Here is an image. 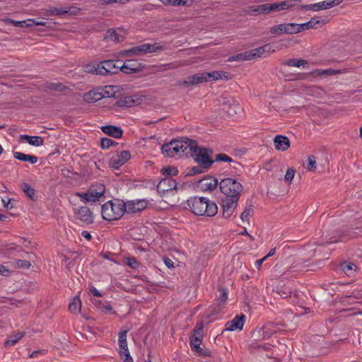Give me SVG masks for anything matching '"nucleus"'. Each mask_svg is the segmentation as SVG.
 Returning <instances> with one entry per match:
<instances>
[{"label":"nucleus","mask_w":362,"mask_h":362,"mask_svg":"<svg viewBox=\"0 0 362 362\" xmlns=\"http://www.w3.org/2000/svg\"><path fill=\"white\" fill-rule=\"evenodd\" d=\"M192 213L196 216H214L218 212V206L213 201L204 197H189L187 201Z\"/></svg>","instance_id":"obj_1"},{"label":"nucleus","mask_w":362,"mask_h":362,"mask_svg":"<svg viewBox=\"0 0 362 362\" xmlns=\"http://www.w3.org/2000/svg\"><path fill=\"white\" fill-rule=\"evenodd\" d=\"M191 141L192 139L187 138L174 139L162 146V154L165 157L169 158H180L182 156L188 157Z\"/></svg>","instance_id":"obj_2"},{"label":"nucleus","mask_w":362,"mask_h":362,"mask_svg":"<svg viewBox=\"0 0 362 362\" xmlns=\"http://www.w3.org/2000/svg\"><path fill=\"white\" fill-rule=\"evenodd\" d=\"M125 212H127L126 203L119 199L109 200L101 206L102 217L107 221L120 219Z\"/></svg>","instance_id":"obj_3"},{"label":"nucleus","mask_w":362,"mask_h":362,"mask_svg":"<svg viewBox=\"0 0 362 362\" xmlns=\"http://www.w3.org/2000/svg\"><path fill=\"white\" fill-rule=\"evenodd\" d=\"M212 153L211 150L204 147H199L197 142L192 139L188 157H192L195 162L204 170L209 169L214 163V160L211 158Z\"/></svg>","instance_id":"obj_4"},{"label":"nucleus","mask_w":362,"mask_h":362,"mask_svg":"<svg viewBox=\"0 0 362 362\" xmlns=\"http://www.w3.org/2000/svg\"><path fill=\"white\" fill-rule=\"evenodd\" d=\"M105 186L102 183L93 184L86 192H76L75 195L85 204H93L104 202Z\"/></svg>","instance_id":"obj_5"},{"label":"nucleus","mask_w":362,"mask_h":362,"mask_svg":"<svg viewBox=\"0 0 362 362\" xmlns=\"http://www.w3.org/2000/svg\"><path fill=\"white\" fill-rule=\"evenodd\" d=\"M274 51V50L272 48V45L267 44L264 46L230 56L228 59V62H242L251 60L257 57H265L267 56L266 54L273 52Z\"/></svg>","instance_id":"obj_6"},{"label":"nucleus","mask_w":362,"mask_h":362,"mask_svg":"<svg viewBox=\"0 0 362 362\" xmlns=\"http://www.w3.org/2000/svg\"><path fill=\"white\" fill-rule=\"evenodd\" d=\"M219 187L221 193L226 196V198L238 201L240 193L243 189V186L239 182L227 177L221 181Z\"/></svg>","instance_id":"obj_7"},{"label":"nucleus","mask_w":362,"mask_h":362,"mask_svg":"<svg viewBox=\"0 0 362 362\" xmlns=\"http://www.w3.org/2000/svg\"><path fill=\"white\" fill-rule=\"evenodd\" d=\"M74 217L81 226H88L94 222L93 211L86 206L73 208Z\"/></svg>","instance_id":"obj_8"},{"label":"nucleus","mask_w":362,"mask_h":362,"mask_svg":"<svg viewBox=\"0 0 362 362\" xmlns=\"http://www.w3.org/2000/svg\"><path fill=\"white\" fill-rule=\"evenodd\" d=\"M163 49V47L158 43L149 44L145 43L139 46H135L124 51L125 56H140L147 53L156 52Z\"/></svg>","instance_id":"obj_9"},{"label":"nucleus","mask_w":362,"mask_h":362,"mask_svg":"<svg viewBox=\"0 0 362 362\" xmlns=\"http://www.w3.org/2000/svg\"><path fill=\"white\" fill-rule=\"evenodd\" d=\"M176 189L177 183L175 180L170 177L163 178L157 185V191L163 197H165V195L168 194H174Z\"/></svg>","instance_id":"obj_10"},{"label":"nucleus","mask_w":362,"mask_h":362,"mask_svg":"<svg viewBox=\"0 0 362 362\" xmlns=\"http://www.w3.org/2000/svg\"><path fill=\"white\" fill-rule=\"evenodd\" d=\"M343 0H326L315 4L303 5L301 8L304 11H318L323 9L332 8L340 4Z\"/></svg>","instance_id":"obj_11"},{"label":"nucleus","mask_w":362,"mask_h":362,"mask_svg":"<svg viewBox=\"0 0 362 362\" xmlns=\"http://www.w3.org/2000/svg\"><path fill=\"white\" fill-rule=\"evenodd\" d=\"M81 9L76 6L70 7H54L49 6L46 10L47 14L51 16H76L80 13Z\"/></svg>","instance_id":"obj_12"},{"label":"nucleus","mask_w":362,"mask_h":362,"mask_svg":"<svg viewBox=\"0 0 362 362\" xmlns=\"http://www.w3.org/2000/svg\"><path fill=\"white\" fill-rule=\"evenodd\" d=\"M296 27L297 25L294 23H281L271 27L269 32L271 34L277 35H281L283 34H296L298 33Z\"/></svg>","instance_id":"obj_13"},{"label":"nucleus","mask_w":362,"mask_h":362,"mask_svg":"<svg viewBox=\"0 0 362 362\" xmlns=\"http://www.w3.org/2000/svg\"><path fill=\"white\" fill-rule=\"evenodd\" d=\"M300 0H286L281 2L269 4V13L287 10L298 5Z\"/></svg>","instance_id":"obj_14"},{"label":"nucleus","mask_w":362,"mask_h":362,"mask_svg":"<svg viewBox=\"0 0 362 362\" xmlns=\"http://www.w3.org/2000/svg\"><path fill=\"white\" fill-rule=\"evenodd\" d=\"M130 153L128 151H122L119 153H117L111 157L110 159V165L115 168L118 169L119 167L123 165L129 158Z\"/></svg>","instance_id":"obj_15"},{"label":"nucleus","mask_w":362,"mask_h":362,"mask_svg":"<svg viewBox=\"0 0 362 362\" xmlns=\"http://www.w3.org/2000/svg\"><path fill=\"white\" fill-rule=\"evenodd\" d=\"M220 294L216 300V303L214 304L211 312L213 314L219 313L224 308L228 300V293L226 288H219Z\"/></svg>","instance_id":"obj_16"},{"label":"nucleus","mask_w":362,"mask_h":362,"mask_svg":"<svg viewBox=\"0 0 362 362\" xmlns=\"http://www.w3.org/2000/svg\"><path fill=\"white\" fill-rule=\"evenodd\" d=\"M245 320V316L244 315L235 316L232 320L226 324L225 330L229 332L242 330Z\"/></svg>","instance_id":"obj_17"},{"label":"nucleus","mask_w":362,"mask_h":362,"mask_svg":"<svg viewBox=\"0 0 362 362\" xmlns=\"http://www.w3.org/2000/svg\"><path fill=\"white\" fill-rule=\"evenodd\" d=\"M238 200H233L228 198H225L222 200V214L224 218H229L232 216L234 210L237 207Z\"/></svg>","instance_id":"obj_18"},{"label":"nucleus","mask_w":362,"mask_h":362,"mask_svg":"<svg viewBox=\"0 0 362 362\" xmlns=\"http://www.w3.org/2000/svg\"><path fill=\"white\" fill-rule=\"evenodd\" d=\"M141 65L136 60H126L122 62L120 71L124 74L136 73L141 70Z\"/></svg>","instance_id":"obj_19"},{"label":"nucleus","mask_w":362,"mask_h":362,"mask_svg":"<svg viewBox=\"0 0 362 362\" xmlns=\"http://www.w3.org/2000/svg\"><path fill=\"white\" fill-rule=\"evenodd\" d=\"M204 78H206V82L209 81H217L223 79L228 81L232 78L231 74L226 71H214L212 72H204Z\"/></svg>","instance_id":"obj_20"},{"label":"nucleus","mask_w":362,"mask_h":362,"mask_svg":"<svg viewBox=\"0 0 362 362\" xmlns=\"http://www.w3.org/2000/svg\"><path fill=\"white\" fill-rule=\"evenodd\" d=\"M127 331H122L119 333L118 343L120 348L119 354L122 358L132 357L127 347Z\"/></svg>","instance_id":"obj_21"},{"label":"nucleus","mask_w":362,"mask_h":362,"mask_svg":"<svg viewBox=\"0 0 362 362\" xmlns=\"http://www.w3.org/2000/svg\"><path fill=\"white\" fill-rule=\"evenodd\" d=\"M127 212L135 213L146 208L147 202L145 200H132L126 203Z\"/></svg>","instance_id":"obj_22"},{"label":"nucleus","mask_w":362,"mask_h":362,"mask_svg":"<svg viewBox=\"0 0 362 362\" xmlns=\"http://www.w3.org/2000/svg\"><path fill=\"white\" fill-rule=\"evenodd\" d=\"M275 148L278 151H285L290 147V141L288 137L277 135L274 139Z\"/></svg>","instance_id":"obj_23"},{"label":"nucleus","mask_w":362,"mask_h":362,"mask_svg":"<svg viewBox=\"0 0 362 362\" xmlns=\"http://www.w3.org/2000/svg\"><path fill=\"white\" fill-rule=\"evenodd\" d=\"M204 82H206V78H204V74L198 73L186 78L183 81L182 84L187 87H189Z\"/></svg>","instance_id":"obj_24"},{"label":"nucleus","mask_w":362,"mask_h":362,"mask_svg":"<svg viewBox=\"0 0 362 362\" xmlns=\"http://www.w3.org/2000/svg\"><path fill=\"white\" fill-rule=\"evenodd\" d=\"M217 185V179L212 177L204 178L199 182V185L204 191L211 192L216 187Z\"/></svg>","instance_id":"obj_25"},{"label":"nucleus","mask_w":362,"mask_h":362,"mask_svg":"<svg viewBox=\"0 0 362 362\" xmlns=\"http://www.w3.org/2000/svg\"><path fill=\"white\" fill-rule=\"evenodd\" d=\"M103 98H104V95L98 90H90L83 95V100L88 103H93L97 101H99Z\"/></svg>","instance_id":"obj_26"},{"label":"nucleus","mask_w":362,"mask_h":362,"mask_svg":"<svg viewBox=\"0 0 362 362\" xmlns=\"http://www.w3.org/2000/svg\"><path fill=\"white\" fill-rule=\"evenodd\" d=\"M321 22L322 23V24L325 23H323V21H321L316 18H313L307 23H300V24L296 23L297 33H299L303 30H310L312 28H316V25L317 24L320 23Z\"/></svg>","instance_id":"obj_27"},{"label":"nucleus","mask_w":362,"mask_h":362,"mask_svg":"<svg viewBox=\"0 0 362 362\" xmlns=\"http://www.w3.org/2000/svg\"><path fill=\"white\" fill-rule=\"evenodd\" d=\"M103 132L109 136L116 139H119L122 136L123 132L119 127L107 125L102 127Z\"/></svg>","instance_id":"obj_28"},{"label":"nucleus","mask_w":362,"mask_h":362,"mask_svg":"<svg viewBox=\"0 0 362 362\" xmlns=\"http://www.w3.org/2000/svg\"><path fill=\"white\" fill-rule=\"evenodd\" d=\"M103 62L105 66V69H107V74H117L120 71L122 61L117 60L115 62L113 60H106Z\"/></svg>","instance_id":"obj_29"},{"label":"nucleus","mask_w":362,"mask_h":362,"mask_svg":"<svg viewBox=\"0 0 362 362\" xmlns=\"http://www.w3.org/2000/svg\"><path fill=\"white\" fill-rule=\"evenodd\" d=\"M86 71L95 74L96 75H107V69H105V66L104 65L103 62H101L99 64L87 66Z\"/></svg>","instance_id":"obj_30"},{"label":"nucleus","mask_w":362,"mask_h":362,"mask_svg":"<svg viewBox=\"0 0 362 362\" xmlns=\"http://www.w3.org/2000/svg\"><path fill=\"white\" fill-rule=\"evenodd\" d=\"M134 98L135 97L132 95H123L117 100L116 104L118 107H132L136 102V99H135Z\"/></svg>","instance_id":"obj_31"},{"label":"nucleus","mask_w":362,"mask_h":362,"mask_svg":"<svg viewBox=\"0 0 362 362\" xmlns=\"http://www.w3.org/2000/svg\"><path fill=\"white\" fill-rule=\"evenodd\" d=\"M247 13L250 15L253 14H264L269 13V4H261L255 6L248 7Z\"/></svg>","instance_id":"obj_32"},{"label":"nucleus","mask_w":362,"mask_h":362,"mask_svg":"<svg viewBox=\"0 0 362 362\" xmlns=\"http://www.w3.org/2000/svg\"><path fill=\"white\" fill-rule=\"evenodd\" d=\"M340 268L349 277L354 276L357 270L356 265L353 262H342Z\"/></svg>","instance_id":"obj_33"},{"label":"nucleus","mask_w":362,"mask_h":362,"mask_svg":"<svg viewBox=\"0 0 362 362\" xmlns=\"http://www.w3.org/2000/svg\"><path fill=\"white\" fill-rule=\"evenodd\" d=\"M13 156L16 159L21 160L28 162L31 164H35L37 162V157L33 155L25 154L21 152L16 151L13 153Z\"/></svg>","instance_id":"obj_34"},{"label":"nucleus","mask_w":362,"mask_h":362,"mask_svg":"<svg viewBox=\"0 0 362 362\" xmlns=\"http://www.w3.org/2000/svg\"><path fill=\"white\" fill-rule=\"evenodd\" d=\"M21 138L25 139L30 145L37 147L43 145L44 143L42 137L38 136L23 135Z\"/></svg>","instance_id":"obj_35"},{"label":"nucleus","mask_w":362,"mask_h":362,"mask_svg":"<svg viewBox=\"0 0 362 362\" xmlns=\"http://www.w3.org/2000/svg\"><path fill=\"white\" fill-rule=\"evenodd\" d=\"M81 309V301L78 296L74 298L69 306V311L73 314H78Z\"/></svg>","instance_id":"obj_36"},{"label":"nucleus","mask_w":362,"mask_h":362,"mask_svg":"<svg viewBox=\"0 0 362 362\" xmlns=\"http://www.w3.org/2000/svg\"><path fill=\"white\" fill-rule=\"evenodd\" d=\"M24 336V332H17L15 334L10 336L9 339L5 341L4 345L7 347L13 346Z\"/></svg>","instance_id":"obj_37"},{"label":"nucleus","mask_w":362,"mask_h":362,"mask_svg":"<svg viewBox=\"0 0 362 362\" xmlns=\"http://www.w3.org/2000/svg\"><path fill=\"white\" fill-rule=\"evenodd\" d=\"M307 61L305 59H290L283 62V64L287 65L288 66H296L300 67L302 66H305L307 64Z\"/></svg>","instance_id":"obj_38"},{"label":"nucleus","mask_w":362,"mask_h":362,"mask_svg":"<svg viewBox=\"0 0 362 362\" xmlns=\"http://www.w3.org/2000/svg\"><path fill=\"white\" fill-rule=\"evenodd\" d=\"M272 333L267 326L256 329L255 332V334H257L258 337H262L264 339L270 338Z\"/></svg>","instance_id":"obj_39"},{"label":"nucleus","mask_w":362,"mask_h":362,"mask_svg":"<svg viewBox=\"0 0 362 362\" xmlns=\"http://www.w3.org/2000/svg\"><path fill=\"white\" fill-rule=\"evenodd\" d=\"M202 341V339H199L197 337H190V346L192 349L194 350L199 354H203L202 349L200 347Z\"/></svg>","instance_id":"obj_40"},{"label":"nucleus","mask_w":362,"mask_h":362,"mask_svg":"<svg viewBox=\"0 0 362 362\" xmlns=\"http://www.w3.org/2000/svg\"><path fill=\"white\" fill-rule=\"evenodd\" d=\"M204 326L202 322L197 323L194 329H193V334L191 336V337H197L199 339H203L204 336Z\"/></svg>","instance_id":"obj_41"},{"label":"nucleus","mask_w":362,"mask_h":362,"mask_svg":"<svg viewBox=\"0 0 362 362\" xmlns=\"http://www.w3.org/2000/svg\"><path fill=\"white\" fill-rule=\"evenodd\" d=\"M314 72L316 73L319 76H321V75L332 76V75H336V74H341L343 71L341 70H336V69H324V70H322V69H317Z\"/></svg>","instance_id":"obj_42"},{"label":"nucleus","mask_w":362,"mask_h":362,"mask_svg":"<svg viewBox=\"0 0 362 362\" xmlns=\"http://www.w3.org/2000/svg\"><path fill=\"white\" fill-rule=\"evenodd\" d=\"M107 38H109L111 40L114 41V42H120L122 40H123V37L119 34L117 32H116L115 30H109L107 31V35L106 36Z\"/></svg>","instance_id":"obj_43"},{"label":"nucleus","mask_w":362,"mask_h":362,"mask_svg":"<svg viewBox=\"0 0 362 362\" xmlns=\"http://www.w3.org/2000/svg\"><path fill=\"white\" fill-rule=\"evenodd\" d=\"M253 209L252 206L247 207L240 215V218L243 222H248L249 218L253 215Z\"/></svg>","instance_id":"obj_44"},{"label":"nucleus","mask_w":362,"mask_h":362,"mask_svg":"<svg viewBox=\"0 0 362 362\" xmlns=\"http://www.w3.org/2000/svg\"><path fill=\"white\" fill-rule=\"evenodd\" d=\"M161 173L164 175L167 176H175L178 173V170L177 168L172 167V166H168L163 168L161 169Z\"/></svg>","instance_id":"obj_45"},{"label":"nucleus","mask_w":362,"mask_h":362,"mask_svg":"<svg viewBox=\"0 0 362 362\" xmlns=\"http://www.w3.org/2000/svg\"><path fill=\"white\" fill-rule=\"evenodd\" d=\"M22 190L27 194V196L31 199L33 198L35 195L34 189L28 183H23L21 185Z\"/></svg>","instance_id":"obj_46"},{"label":"nucleus","mask_w":362,"mask_h":362,"mask_svg":"<svg viewBox=\"0 0 362 362\" xmlns=\"http://www.w3.org/2000/svg\"><path fill=\"white\" fill-rule=\"evenodd\" d=\"M116 88H117L116 86H105V89L101 93H103V95H104V98L105 97L115 98V91L114 89Z\"/></svg>","instance_id":"obj_47"},{"label":"nucleus","mask_w":362,"mask_h":362,"mask_svg":"<svg viewBox=\"0 0 362 362\" xmlns=\"http://www.w3.org/2000/svg\"><path fill=\"white\" fill-rule=\"evenodd\" d=\"M126 263L130 268L133 269H136L139 267V262L136 260L135 257H127Z\"/></svg>","instance_id":"obj_48"},{"label":"nucleus","mask_w":362,"mask_h":362,"mask_svg":"<svg viewBox=\"0 0 362 362\" xmlns=\"http://www.w3.org/2000/svg\"><path fill=\"white\" fill-rule=\"evenodd\" d=\"M218 162H232L233 159L225 153H218L216 155L215 159L214 160Z\"/></svg>","instance_id":"obj_49"},{"label":"nucleus","mask_w":362,"mask_h":362,"mask_svg":"<svg viewBox=\"0 0 362 362\" xmlns=\"http://www.w3.org/2000/svg\"><path fill=\"white\" fill-rule=\"evenodd\" d=\"M308 169L310 171H315L316 169V160L314 156H310L308 158Z\"/></svg>","instance_id":"obj_50"},{"label":"nucleus","mask_w":362,"mask_h":362,"mask_svg":"<svg viewBox=\"0 0 362 362\" xmlns=\"http://www.w3.org/2000/svg\"><path fill=\"white\" fill-rule=\"evenodd\" d=\"M48 88L51 90L62 91L63 90H64L65 86L61 83H50L48 85Z\"/></svg>","instance_id":"obj_51"},{"label":"nucleus","mask_w":362,"mask_h":362,"mask_svg":"<svg viewBox=\"0 0 362 362\" xmlns=\"http://www.w3.org/2000/svg\"><path fill=\"white\" fill-rule=\"evenodd\" d=\"M16 266L18 268L28 269L30 267V263L28 260L17 259L16 261Z\"/></svg>","instance_id":"obj_52"},{"label":"nucleus","mask_w":362,"mask_h":362,"mask_svg":"<svg viewBox=\"0 0 362 362\" xmlns=\"http://www.w3.org/2000/svg\"><path fill=\"white\" fill-rule=\"evenodd\" d=\"M295 170L293 168H288L284 177L285 181L288 182V183H291L293 180Z\"/></svg>","instance_id":"obj_53"},{"label":"nucleus","mask_w":362,"mask_h":362,"mask_svg":"<svg viewBox=\"0 0 362 362\" xmlns=\"http://www.w3.org/2000/svg\"><path fill=\"white\" fill-rule=\"evenodd\" d=\"M100 143H101V147L105 149V148H108L109 147L112 146L113 144L115 143V141L108 138H103L101 139Z\"/></svg>","instance_id":"obj_54"},{"label":"nucleus","mask_w":362,"mask_h":362,"mask_svg":"<svg viewBox=\"0 0 362 362\" xmlns=\"http://www.w3.org/2000/svg\"><path fill=\"white\" fill-rule=\"evenodd\" d=\"M47 352L46 349H40L33 351L30 355V358H37L40 355H45Z\"/></svg>","instance_id":"obj_55"},{"label":"nucleus","mask_w":362,"mask_h":362,"mask_svg":"<svg viewBox=\"0 0 362 362\" xmlns=\"http://www.w3.org/2000/svg\"><path fill=\"white\" fill-rule=\"evenodd\" d=\"M130 0H102L103 4H110L113 3L122 4H124L129 2Z\"/></svg>","instance_id":"obj_56"},{"label":"nucleus","mask_w":362,"mask_h":362,"mask_svg":"<svg viewBox=\"0 0 362 362\" xmlns=\"http://www.w3.org/2000/svg\"><path fill=\"white\" fill-rule=\"evenodd\" d=\"M10 23L14 25V26H16V27H20V28H25V20L23 21H14V20H9Z\"/></svg>","instance_id":"obj_57"},{"label":"nucleus","mask_w":362,"mask_h":362,"mask_svg":"<svg viewBox=\"0 0 362 362\" xmlns=\"http://www.w3.org/2000/svg\"><path fill=\"white\" fill-rule=\"evenodd\" d=\"M203 170L204 169L202 167H200L199 165H198V166L192 168L191 173L194 175L199 174L204 172Z\"/></svg>","instance_id":"obj_58"},{"label":"nucleus","mask_w":362,"mask_h":362,"mask_svg":"<svg viewBox=\"0 0 362 362\" xmlns=\"http://www.w3.org/2000/svg\"><path fill=\"white\" fill-rule=\"evenodd\" d=\"M112 307L111 306V305L107 303L104 304V305H103L100 310L104 313H107V312L112 310Z\"/></svg>","instance_id":"obj_59"},{"label":"nucleus","mask_w":362,"mask_h":362,"mask_svg":"<svg viewBox=\"0 0 362 362\" xmlns=\"http://www.w3.org/2000/svg\"><path fill=\"white\" fill-rule=\"evenodd\" d=\"M9 270L6 268L4 265L0 264V274L3 276H8Z\"/></svg>","instance_id":"obj_60"},{"label":"nucleus","mask_w":362,"mask_h":362,"mask_svg":"<svg viewBox=\"0 0 362 362\" xmlns=\"http://www.w3.org/2000/svg\"><path fill=\"white\" fill-rule=\"evenodd\" d=\"M11 199H7V200H6L4 199H2V202H3V204H4V206L6 209H12L13 208V206L11 204Z\"/></svg>","instance_id":"obj_61"},{"label":"nucleus","mask_w":362,"mask_h":362,"mask_svg":"<svg viewBox=\"0 0 362 362\" xmlns=\"http://www.w3.org/2000/svg\"><path fill=\"white\" fill-rule=\"evenodd\" d=\"M163 262L167 267L168 268H173L174 267V262L170 259V258H165L163 259Z\"/></svg>","instance_id":"obj_62"},{"label":"nucleus","mask_w":362,"mask_h":362,"mask_svg":"<svg viewBox=\"0 0 362 362\" xmlns=\"http://www.w3.org/2000/svg\"><path fill=\"white\" fill-rule=\"evenodd\" d=\"M266 257H263L262 259H257L255 261V267H257V269L258 270H259L261 269V267H262V263L266 260Z\"/></svg>","instance_id":"obj_63"},{"label":"nucleus","mask_w":362,"mask_h":362,"mask_svg":"<svg viewBox=\"0 0 362 362\" xmlns=\"http://www.w3.org/2000/svg\"><path fill=\"white\" fill-rule=\"evenodd\" d=\"M25 21L26 27H33L34 25H35V19L29 18V19L25 20Z\"/></svg>","instance_id":"obj_64"}]
</instances>
